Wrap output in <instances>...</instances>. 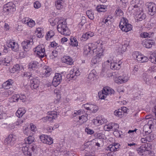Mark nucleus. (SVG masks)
<instances>
[{
    "mask_svg": "<svg viewBox=\"0 0 156 156\" xmlns=\"http://www.w3.org/2000/svg\"><path fill=\"white\" fill-rule=\"evenodd\" d=\"M57 29L58 31L62 34L65 36L68 35L69 34L68 28L66 25V22L63 20H60L58 22Z\"/></svg>",
    "mask_w": 156,
    "mask_h": 156,
    "instance_id": "f257e3e1",
    "label": "nucleus"
},
{
    "mask_svg": "<svg viewBox=\"0 0 156 156\" xmlns=\"http://www.w3.org/2000/svg\"><path fill=\"white\" fill-rule=\"evenodd\" d=\"M152 147V146L150 143H146L142 145L140 147L137 149V151L140 155H143L145 154V151H148L149 153L150 150Z\"/></svg>",
    "mask_w": 156,
    "mask_h": 156,
    "instance_id": "f03ea898",
    "label": "nucleus"
},
{
    "mask_svg": "<svg viewBox=\"0 0 156 156\" xmlns=\"http://www.w3.org/2000/svg\"><path fill=\"white\" fill-rule=\"evenodd\" d=\"M34 51L36 53L39 57L42 58L45 55L44 46L43 44L38 45L35 48H34Z\"/></svg>",
    "mask_w": 156,
    "mask_h": 156,
    "instance_id": "7ed1b4c3",
    "label": "nucleus"
},
{
    "mask_svg": "<svg viewBox=\"0 0 156 156\" xmlns=\"http://www.w3.org/2000/svg\"><path fill=\"white\" fill-rule=\"evenodd\" d=\"M33 44V40L30 39L29 40L23 41L22 45L24 50L26 51H29L32 45Z\"/></svg>",
    "mask_w": 156,
    "mask_h": 156,
    "instance_id": "20e7f679",
    "label": "nucleus"
},
{
    "mask_svg": "<svg viewBox=\"0 0 156 156\" xmlns=\"http://www.w3.org/2000/svg\"><path fill=\"white\" fill-rule=\"evenodd\" d=\"M62 74L59 73H55L52 82L53 86L56 87L60 83L62 80Z\"/></svg>",
    "mask_w": 156,
    "mask_h": 156,
    "instance_id": "39448f33",
    "label": "nucleus"
},
{
    "mask_svg": "<svg viewBox=\"0 0 156 156\" xmlns=\"http://www.w3.org/2000/svg\"><path fill=\"white\" fill-rule=\"evenodd\" d=\"M16 140V136L14 135L10 134L5 138L4 143L5 144L8 145H12L14 144V142Z\"/></svg>",
    "mask_w": 156,
    "mask_h": 156,
    "instance_id": "423d86ee",
    "label": "nucleus"
},
{
    "mask_svg": "<svg viewBox=\"0 0 156 156\" xmlns=\"http://www.w3.org/2000/svg\"><path fill=\"white\" fill-rule=\"evenodd\" d=\"M51 69L49 67L45 66L43 67V69L40 74L42 77H47L51 74Z\"/></svg>",
    "mask_w": 156,
    "mask_h": 156,
    "instance_id": "0eeeda50",
    "label": "nucleus"
},
{
    "mask_svg": "<svg viewBox=\"0 0 156 156\" xmlns=\"http://www.w3.org/2000/svg\"><path fill=\"white\" fill-rule=\"evenodd\" d=\"M147 8L148 9V13L151 15H153L156 12V6L153 2L147 3Z\"/></svg>",
    "mask_w": 156,
    "mask_h": 156,
    "instance_id": "6e6552de",
    "label": "nucleus"
},
{
    "mask_svg": "<svg viewBox=\"0 0 156 156\" xmlns=\"http://www.w3.org/2000/svg\"><path fill=\"white\" fill-rule=\"evenodd\" d=\"M129 77L127 74H123L122 76L118 77L116 80L117 83H122L126 82L129 79Z\"/></svg>",
    "mask_w": 156,
    "mask_h": 156,
    "instance_id": "1a4fd4ad",
    "label": "nucleus"
},
{
    "mask_svg": "<svg viewBox=\"0 0 156 156\" xmlns=\"http://www.w3.org/2000/svg\"><path fill=\"white\" fill-rule=\"evenodd\" d=\"M152 126H153L151 124H150L148 123L147 124L145 125L143 128V131L144 133H143V136L144 135H148L150 133L152 132V128H153Z\"/></svg>",
    "mask_w": 156,
    "mask_h": 156,
    "instance_id": "9d476101",
    "label": "nucleus"
},
{
    "mask_svg": "<svg viewBox=\"0 0 156 156\" xmlns=\"http://www.w3.org/2000/svg\"><path fill=\"white\" fill-rule=\"evenodd\" d=\"M143 79L146 84L150 85L152 81L153 78L152 76L144 73L143 75Z\"/></svg>",
    "mask_w": 156,
    "mask_h": 156,
    "instance_id": "9b49d317",
    "label": "nucleus"
},
{
    "mask_svg": "<svg viewBox=\"0 0 156 156\" xmlns=\"http://www.w3.org/2000/svg\"><path fill=\"white\" fill-rule=\"evenodd\" d=\"M8 46L11 48L12 50L15 51H17L19 50V46L17 43H16L14 41H9L7 44Z\"/></svg>",
    "mask_w": 156,
    "mask_h": 156,
    "instance_id": "f8f14e48",
    "label": "nucleus"
},
{
    "mask_svg": "<svg viewBox=\"0 0 156 156\" xmlns=\"http://www.w3.org/2000/svg\"><path fill=\"white\" fill-rule=\"evenodd\" d=\"M119 27L123 31L126 32L130 31L133 28L132 25L130 24L121 25H119Z\"/></svg>",
    "mask_w": 156,
    "mask_h": 156,
    "instance_id": "ddd939ff",
    "label": "nucleus"
},
{
    "mask_svg": "<svg viewBox=\"0 0 156 156\" xmlns=\"http://www.w3.org/2000/svg\"><path fill=\"white\" fill-rule=\"evenodd\" d=\"M62 60L63 62L69 65L73 64V59L69 56H64Z\"/></svg>",
    "mask_w": 156,
    "mask_h": 156,
    "instance_id": "4468645a",
    "label": "nucleus"
},
{
    "mask_svg": "<svg viewBox=\"0 0 156 156\" xmlns=\"http://www.w3.org/2000/svg\"><path fill=\"white\" fill-rule=\"evenodd\" d=\"M102 54L99 53L94 56L92 59L91 64L92 65L97 64L101 60Z\"/></svg>",
    "mask_w": 156,
    "mask_h": 156,
    "instance_id": "2eb2a0df",
    "label": "nucleus"
},
{
    "mask_svg": "<svg viewBox=\"0 0 156 156\" xmlns=\"http://www.w3.org/2000/svg\"><path fill=\"white\" fill-rule=\"evenodd\" d=\"M11 61V58L10 57L2 58L0 59L1 64L7 66H9Z\"/></svg>",
    "mask_w": 156,
    "mask_h": 156,
    "instance_id": "dca6fc26",
    "label": "nucleus"
},
{
    "mask_svg": "<svg viewBox=\"0 0 156 156\" xmlns=\"http://www.w3.org/2000/svg\"><path fill=\"white\" fill-rule=\"evenodd\" d=\"M47 116L48 119L49 121H52L53 119H55L57 117V112H50Z\"/></svg>",
    "mask_w": 156,
    "mask_h": 156,
    "instance_id": "f3484780",
    "label": "nucleus"
},
{
    "mask_svg": "<svg viewBox=\"0 0 156 156\" xmlns=\"http://www.w3.org/2000/svg\"><path fill=\"white\" fill-rule=\"evenodd\" d=\"M100 41H99V42H96L94 43H91L89 44V45H88V47H90V49L91 50V51L93 52L94 50L96 49L97 47H100V45H102V43L99 44Z\"/></svg>",
    "mask_w": 156,
    "mask_h": 156,
    "instance_id": "a211bd4d",
    "label": "nucleus"
},
{
    "mask_svg": "<svg viewBox=\"0 0 156 156\" xmlns=\"http://www.w3.org/2000/svg\"><path fill=\"white\" fill-rule=\"evenodd\" d=\"M103 90L104 91V93L106 94V96L111 95L112 94H113L115 92L113 89L108 87H104Z\"/></svg>",
    "mask_w": 156,
    "mask_h": 156,
    "instance_id": "6ab92c4d",
    "label": "nucleus"
},
{
    "mask_svg": "<svg viewBox=\"0 0 156 156\" xmlns=\"http://www.w3.org/2000/svg\"><path fill=\"white\" fill-rule=\"evenodd\" d=\"M94 33L91 31L87 32L82 35V37L83 38L82 40L83 39H84L83 40L84 41H86L88 39L93 36L94 35Z\"/></svg>",
    "mask_w": 156,
    "mask_h": 156,
    "instance_id": "aec40b11",
    "label": "nucleus"
},
{
    "mask_svg": "<svg viewBox=\"0 0 156 156\" xmlns=\"http://www.w3.org/2000/svg\"><path fill=\"white\" fill-rule=\"evenodd\" d=\"M64 2L63 0H57L55 2V5L57 9H61L64 7Z\"/></svg>",
    "mask_w": 156,
    "mask_h": 156,
    "instance_id": "412c9836",
    "label": "nucleus"
},
{
    "mask_svg": "<svg viewBox=\"0 0 156 156\" xmlns=\"http://www.w3.org/2000/svg\"><path fill=\"white\" fill-rule=\"evenodd\" d=\"M154 41L151 40H148L146 41L144 44V46L146 48H151L153 45H154Z\"/></svg>",
    "mask_w": 156,
    "mask_h": 156,
    "instance_id": "4be33fe9",
    "label": "nucleus"
},
{
    "mask_svg": "<svg viewBox=\"0 0 156 156\" xmlns=\"http://www.w3.org/2000/svg\"><path fill=\"white\" fill-rule=\"evenodd\" d=\"M38 63L36 61L30 62L29 65V68L31 70H36L37 67Z\"/></svg>",
    "mask_w": 156,
    "mask_h": 156,
    "instance_id": "5701e85b",
    "label": "nucleus"
},
{
    "mask_svg": "<svg viewBox=\"0 0 156 156\" xmlns=\"http://www.w3.org/2000/svg\"><path fill=\"white\" fill-rule=\"evenodd\" d=\"M26 112V111L23 108H19L16 113V115L19 118L22 117Z\"/></svg>",
    "mask_w": 156,
    "mask_h": 156,
    "instance_id": "b1692460",
    "label": "nucleus"
},
{
    "mask_svg": "<svg viewBox=\"0 0 156 156\" xmlns=\"http://www.w3.org/2000/svg\"><path fill=\"white\" fill-rule=\"evenodd\" d=\"M90 47L88 45L86 46L84 48V54L86 55H89V56L91 55V54L93 53L91 50L90 49Z\"/></svg>",
    "mask_w": 156,
    "mask_h": 156,
    "instance_id": "393cba45",
    "label": "nucleus"
},
{
    "mask_svg": "<svg viewBox=\"0 0 156 156\" xmlns=\"http://www.w3.org/2000/svg\"><path fill=\"white\" fill-rule=\"evenodd\" d=\"M138 2L139 1L137 0H132L130 2V5L128 9L130 10L133 7V8H135V7H136L137 8H138V6L137 5L138 3Z\"/></svg>",
    "mask_w": 156,
    "mask_h": 156,
    "instance_id": "a878e982",
    "label": "nucleus"
},
{
    "mask_svg": "<svg viewBox=\"0 0 156 156\" xmlns=\"http://www.w3.org/2000/svg\"><path fill=\"white\" fill-rule=\"evenodd\" d=\"M96 9L98 12H105L107 10V6L102 5H98Z\"/></svg>",
    "mask_w": 156,
    "mask_h": 156,
    "instance_id": "bb28decb",
    "label": "nucleus"
},
{
    "mask_svg": "<svg viewBox=\"0 0 156 156\" xmlns=\"http://www.w3.org/2000/svg\"><path fill=\"white\" fill-rule=\"evenodd\" d=\"M20 95L16 94L13 95L12 97L9 99V101L11 102H18L19 100Z\"/></svg>",
    "mask_w": 156,
    "mask_h": 156,
    "instance_id": "cd10ccee",
    "label": "nucleus"
},
{
    "mask_svg": "<svg viewBox=\"0 0 156 156\" xmlns=\"http://www.w3.org/2000/svg\"><path fill=\"white\" fill-rule=\"evenodd\" d=\"M3 11L5 12H13L15 10V9L14 7V6H8L7 8H3Z\"/></svg>",
    "mask_w": 156,
    "mask_h": 156,
    "instance_id": "c85d7f7f",
    "label": "nucleus"
},
{
    "mask_svg": "<svg viewBox=\"0 0 156 156\" xmlns=\"http://www.w3.org/2000/svg\"><path fill=\"white\" fill-rule=\"evenodd\" d=\"M117 65V63L111 62L110 63V68L113 70H118L120 69L121 66H118Z\"/></svg>",
    "mask_w": 156,
    "mask_h": 156,
    "instance_id": "c756f323",
    "label": "nucleus"
},
{
    "mask_svg": "<svg viewBox=\"0 0 156 156\" xmlns=\"http://www.w3.org/2000/svg\"><path fill=\"white\" fill-rule=\"evenodd\" d=\"M70 43H69L71 45L73 46H77L78 45V43L76 38L71 37L70 39Z\"/></svg>",
    "mask_w": 156,
    "mask_h": 156,
    "instance_id": "7c9ffc66",
    "label": "nucleus"
},
{
    "mask_svg": "<svg viewBox=\"0 0 156 156\" xmlns=\"http://www.w3.org/2000/svg\"><path fill=\"white\" fill-rule=\"evenodd\" d=\"M55 35L54 31L51 30L48 32L45 36L46 40H48L51 38Z\"/></svg>",
    "mask_w": 156,
    "mask_h": 156,
    "instance_id": "2f4dec72",
    "label": "nucleus"
},
{
    "mask_svg": "<svg viewBox=\"0 0 156 156\" xmlns=\"http://www.w3.org/2000/svg\"><path fill=\"white\" fill-rule=\"evenodd\" d=\"M97 75V73L94 70H92L88 75L89 79L92 80Z\"/></svg>",
    "mask_w": 156,
    "mask_h": 156,
    "instance_id": "473e14b6",
    "label": "nucleus"
},
{
    "mask_svg": "<svg viewBox=\"0 0 156 156\" xmlns=\"http://www.w3.org/2000/svg\"><path fill=\"white\" fill-rule=\"evenodd\" d=\"M149 59L152 63L156 64V53H153L151 54L150 57Z\"/></svg>",
    "mask_w": 156,
    "mask_h": 156,
    "instance_id": "72a5a7b5",
    "label": "nucleus"
},
{
    "mask_svg": "<svg viewBox=\"0 0 156 156\" xmlns=\"http://www.w3.org/2000/svg\"><path fill=\"white\" fill-rule=\"evenodd\" d=\"M145 17L146 15L143 12H140L137 16V20L138 21H141L145 19Z\"/></svg>",
    "mask_w": 156,
    "mask_h": 156,
    "instance_id": "f704fd0d",
    "label": "nucleus"
},
{
    "mask_svg": "<svg viewBox=\"0 0 156 156\" xmlns=\"http://www.w3.org/2000/svg\"><path fill=\"white\" fill-rule=\"evenodd\" d=\"M79 119L80 120L79 122L81 124L86 122L87 120V116L86 115H82L79 117Z\"/></svg>",
    "mask_w": 156,
    "mask_h": 156,
    "instance_id": "c9c22d12",
    "label": "nucleus"
},
{
    "mask_svg": "<svg viewBox=\"0 0 156 156\" xmlns=\"http://www.w3.org/2000/svg\"><path fill=\"white\" fill-rule=\"evenodd\" d=\"M86 14L90 20H93L94 19V14L93 12L91 10H89L86 12Z\"/></svg>",
    "mask_w": 156,
    "mask_h": 156,
    "instance_id": "e433bc0d",
    "label": "nucleus"
},
{
    "mask_svg": "<svg viewBox=\"0 0 156 156\" xmlns=\"http://www.w3.org/2000/svg\"><path fill=\"white\" fill-rule=\"evenodd\" d=\"M116 145H110L107 147V150H109L111 152L116 151H117V148H116Z\"/></svg>",
    "mask_w": 156,
    "mask_h": 156,
    "instance_id": "4c0bfd02",
    "label": "nucleus"
},
{
    "mask_svg": "<svg viewBox=\"0 0 156 156\" xmlns=\"http://www.w3.org/2000/svg\"><path fill=\"white\" fill-rule=\"evenodd\" d=\"M46 137V138L45 141L46 142L45 144L48 145H51L53 143V140L52 138L47 135Z\"/></svg>",
    "mask_w": 156,
    "mask_h": 156,
    "instance_id": "58836bf2",
    "label": "nucleus"
},
{
    "mask_svg": "<svg viewBox=\"0 0 156 156\" xmlns=\"http://www.w3.org/2000/svg\"><path fill=\"white\" fill-rule=\"evenodd\" d=\"M98 94L99 98L101 99H105L107 96L106 94L104 93L103 90L101 91L98 92Z\"/></svg>",
    "mask_w": 156,
    "mask_h": 156,
    "instance_id": "ea45409f",
    "label": "nucleus"
},
{
    "mask_svg": "<svg viewBox=\"0 0 156 156\" xmlns=\"http://www.w3.org/2000/svg\"><path fill=\"white\" fill-rule=\"evenodd\" d=\"M80 74L79 71L77 70L75 72L74 74H70L69 75V77L72 79H76V76H79Z\"/></svg>",
    "mask_w": 156,
    "mask_h": 156,
    "instance_id": "a19ab883",
    "label": "nucleus"
},
{
    "mask_svg": "<svg viewBox=\"0 0 156 156\" xmlns=\"http://www.w3.org/2000/svg\"><path fill=\"white\" fill-rule=\"evenodd\" d=\"M34 137L31 136H30L25 139L26 143H27L29 144H30L32 143L34 141Z\"/></svg>",
    "mask_w": 156,
    "mask_h": 156,
    "instance_id": "79ce46f5",
    "label": "nucleus"
},
{
    "mask_svg": "<svg viewBox=\"0 0 156 156\" xmlns=\"http://www.w3.org/2000/svg\"><path fill=\"white\" fill-rule=\"evenodd\" d=\"M123 11L119 8H118L115 11V14L117 16H122L123 15Z\"/></svg>",
    "mask_w": 156,
    "mask_h": 156,
    "instance_id": "37998d69",
    "label": "nucleus"
},
{
    "mask_svg": "<svg viewBox=\"0 0 156 156\" xmlns=\"http://www.w3.org/2000/svg\"><path fill=\"white\" fill-rule=\"evenodd\" d=\"M94 136L96 139L100 140L103 139V134L100 133H95L94 134Z\"/></svg>",
    "mask_w": 156,
    "mask_h": 156,
    "instance_id": "c03bdc74",
    "label": "nucleus"
},
{
    "mask_svg": "<svg viewBox=\"0 0 156 156\" xmlns=\"http://www.w3.org/2000/svg\"><path fill=\"white\" fill-rule=\"evenodd\" d=\"M112 126V131H116L118 130L119 128V126L118 124L113 123H111Z\"/></svg>",
    "mask_w": 156,
    "mask_h": 156,
    "instance_id": "a18cd8bd",
    "label": "nucleus"
},
{
    "mask_svg": "<svg viewBox=\"0 0 156 156\" xmlns=\"http://www.w3.org/2000/svg\"><path fill=\"white\" fill-rule=\"evenodd\" d=\"M150 137L149 136H147L145 138H142L141 139V141L142 143H147V141L149 142L150 140Z\"/></svg>",
    "mask_w": 156,
    "mask_h": 156,
    "instance_id": "49530a36",
    "label": "nucleus"
},
{
    "mask_svg": "<svg viewBox=\"0 0 156 156\" xmlns=\"http://www.w3.org/2000/svg\"><path fill=\"white\" fill-rule=\"evenodd\" d=\"M112 126L111 123L109 124L106 125L104 127V129L105 130L109 131L111 130V129H112Z\"/></svg>",
    "mask_w": 156,
    "mask_h": 156,
    "instance_id": "de8ad7c7",
    "label": "nucleus"
},
{
    "mask_svg": "<svg viewBox=\"0 0 156 156\" xmlns=\"http://www.w3.org/2000/svg\"><path fill=\"white\" fill-rule=\"evenodd\" d=\"M41 31V29L40 28H38L36 30V33H37L36 34L37 36L39 38L42 37V35Z\"/></svg>",
    "mask_w": 156,
    "mask_h": 156,
    "instance_id": "09e8293b",
    "label": "nucleus"
},
{
    "mask_svg": "<svg viewBox=\"0 0 156 156\" xmlns=\"http://www.w3.org/2000/svg\"><path fill=\"white\" fill-rule=\"evenodd\" d=\"M28 25L30 27H32L35 25V22L34 21L30 20L29 22H27Z\"/></svg>",
    "mask_w": 156,
    "mask_h": 156,
    "instance_id": "8fccbe9b",
    "label": "nucleus"
},
{
    "mask_svg": "<svg viewBox=\"0 0 156 156\" xmlns=\"http://www.w3.org/2000/svg\"><path fill=\"white\" fill-rule=\"evenodd\" d=\"M19 99H20L23 102H25L26 101L27 98L24 94H20V95Z\"/></svg>",
    "mask_w": 156,
    "mask_h": 156,
    "instance_id": "3c124183",
    "label": "nucleus"
},
{
    "mask_svg": "<svg viewBox=\"0 0 156 156\" xmlns=\"http://www.w3.org/2000/svg\"><path fill=\"white\" fill-rule=\"evenodd\" d=\"M34 7L37 9L40 8L41 6V3L39 1H37L34 3Z\"/></svg>",
    "mask_w": 156,
    "mask_h": 156,
    "instance_id": "603ef678",
    "label": "nucleus"
},
{
    "mask_svg": "<svg viewBox=\"0 0 156 156\" xmlns=\"http://www.w3.org/2000/svg\"><path fill=\"white\" fill-rule=\"evenodd\" d=\"M47 135H41L40 136V140L42 141V142H43L44 143H46V136H47Z\"/></svg>",
    "mask_w": 156,
    "mask_h": 156,
    "instance_id": "864d4df0",
    "label": "nucleus"
},
{
    "mask_svg": "<svg viewBox=\"0 0 156 156\" xmlns=\"http://www.w3.org/2000/svg\"><path fill=\"white\" fill-rule=\"evenodd\" d=\"M85 132L88 134L91 135L94 133V131L92 129H90L89 128H86L85 129Z\"/></svg>",
    "mask_w": 156,
    "mask_h": 156,
    "instance_id": "5fc2aeb1",
    "label": "nucleus"
},
{
    "mask_svg": "<svg viewBox=\"0 0 156 156\" xmlns=\"http://www.w3.org/2000/svg\"><path fill=\"white\" fill-rule=\"evenodd\" d=\"M150 34L147 32H144L143 33H141L140 36L142 38H148L150 37Z\"/></svg>",
    "mask_w": 156,
    "mask_h": 156,
    "instance_id": "6e6d98bb",
    "label": "nucleus"
},
{
    "mask_svg": "<svg viewBox=\"0 0 156 156\" xmlns=\"http://www.w3.org/2000/svg\"><path fill=\"white\" fill-rule=\"evenodd\" d=\"M40 83L39 80L37 78H34L31 82V84H35L37 83L39 84Z\"/></svg>",
    "mask_w": 156,
    "mask_h": 156,
    "instance_id": "4d7b16f0",
    "label": "nucleus"
},
{
    "mask_svg": "<svg viewBox=\"0 0 156 156\" xmlns=\"http://www.w3.org/2000/svg\"><path fill=\"white\" fill-rule=\"evenodd\" d=\"M22 150L23 153L24 154L25 153L27 154V152H28L29 150V149L27 146H24L22 147Z\"/></svg>",
    "mask_w": 156,
    "mask_h": 156,
    "instance_id": "13d9d810",
    "label": "nucleus"
},
{
    "mask_svg": "<svg viewBox=\"0 0 156 156\" xmlns=\"http://www.w3.org/2000/svg\"><path fill=\"white\" fill-rule=\"evenodd\" d=\"M128 20L126 18H124L123 20L122 21H121L120 23L119 24V25H123V24H129L128 23Z\"/></svg>",
    "mask_w": 156,
    "mask_h": 156,
    "instance_id": "bf43d9fd",
    "label": "nucleus"
},
{
    "mask_svg": "<svg viewBox=\"0 0 156 156\" xmlns=\"http://www.w3.org/2000/svg\"><path fill=\"white\" fill-rule=\"evenodd\" d=\"M86 23V17L84 16H82L81 17V21L80 23V24L83 26Z\"/></svg>",
    "mask_w": 156,
    "mask_h": 156,
    "instance_id": "052dcab7",
    "label": "nucleus"
},
{
    "mask_svg": "<svg viewBox=\"0 0 156 156\" xmlns=\"http://www.w3.org/2000/svg\"><path fill=\"white\" fill-rule=\"evenodd\" d=\"M137 5H138V8H136V7H135L134 8H133H133L132 9H131V10H133L135 11H136V12H138L140 11V4L138 3Z\"/></svg>",
    "mask_w": 156,
    "mask_h": 156,
    "instance_id": "680f3d73",
    "label": "nucleus"
},
{
    "mask_svg": "<svg viewBox=\"0 0 156 156\" xmlns=\"http://www.w3.org/2000/svg\"><path fill=\"white\" fill-rule=\"evenodd\" d=\"M81 111L80 110L78 111H75L74 113L73 114V116L74 117H75L77 115H80Z\"/></svg>",
    "mask_w": 156,
    "mask_h": 156,
    "instance_id": "e2e57ef3",
    "label": "nucleus"
},
{
    "mask_svg": "<svg viewBox=\"0 0 156 156\" xmlns=\"http://www.w3.org/2000/svg\"><path fill=\"white\" fill-rule=\"evenodd\" d=\"M39 86V84L37 83L35 84H31L30 86L31 87L32 89H37L38 88Z\"/></svg>",
    "mask_w": 156,
    "mask_h": 156,
    "instance_id": "0e129e2a",
    "label": "nucleus"
},
{
    "mask_svg": "<svg viewBox=\"0 0 156 156\" xmlns=\"http://www.w3.org/2000/svg\"><path fill=\"white\" fill-rule=\"evenodd\" d=\"M122 3V5L124 7H125L128 4V0H120Z\"/></svg>",
    "mask_w": 156,
    "mask_h": 156,
    "instance_id": "69168bd1",
    "label": "nucleus"
},
{
    "mask_svg": "<svg viewBox=\"0 0 156 156\" xmlns=\"http://www.w3.org/2000/svg\"><path fill=\"white\" fill-rule=\"evenodd\" d=\"M120 111L123 112L124 114V113L127 112V108L126 107H123L121 109H120Z\"/></svg>",
    "mask_w": 156,
    "mask_h": 156,
    "instance_id": "338daca9",
    "label": "nucleus"
},
{
    "mask_svg": "<svg viewBox=\"0 0 156 156\" xmlns=\"http://www.w3.org/2000/svg\"><path fill=\"white\" fill-rule=\"evenodd\" d=\"M31 75V74H30L28 72H25L23 74V76L26 77H29V78H30Z\"/></svg>",
    "mask_w": 156,
    "mask_h": 156,
    "instance_id": "774afa93",
    "label": "nucleus"
}]
</instances>
